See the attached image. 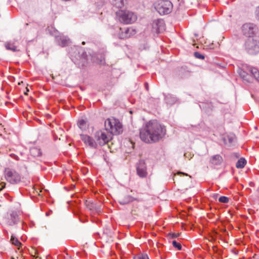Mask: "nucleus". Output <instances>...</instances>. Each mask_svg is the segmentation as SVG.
Masks as SVG:
<instances>
[{
  "label": "nucleus",
  "instance_id": "f257e3e1",
  "mask_svg": "<svg viewBox=\"0 0 259 259\" xmlns=\"http://www.w3.org/2000/svg\"><path fill=\"white\" fill-rule=\"evenodd\" d=\"M166 134V128L157 120H150L140 130V137L146 143L157 142Z\"/></svg>",
  "mask_w": 259,
  "mask_h": 259
},
{
  "label": "nucleus",
  "instance_id": "f03ea898",
  "mask_svg": "<svg viewBox=\"0 0 259 259\" xmlns=\"http://www.w3.org/2000/svg\"><path fill=\"white\" fill-rule=\"evenodd\" d=\"M72 61L79 68H84L88 64L87 54L84 48L79 46L71 47L68 51Z\"/></svg>",
  "mask_w": 259,
  "mask_h": 259
},
{
  "label": "nucleus",
  "instance_id": "7ed1b4c3",
  "mask_svg": "<svg viewBox=\"0 0 259 259\" xmlns=\"http://www.w3.org/2000/svg\"><path fill=\"white\" fill-rule=\"evenodd\" d=\"M105 127L106 131L112 135H118L122 133V125L118 119L111 117L105 121Z\"/></svg>",
  "mask_w": 259,
  "mask_h": 259
},
{
  "label": "nucleus",
  "instance_id": "20e7f679",
  "mask_svg": "<svg viewBox=\"0 0 259 259\" xmlns=\"http://www.w3.org/2000/svg\"><path fill=\"white\" fill-rule=\"evenodd\" d=\"M244 48L248 54L256 55L259 53V38L254 37L247 38L244 42Z\"/></svg>",
  "mask_w": 259,
  "mask_h": 259
},
{
  "label": "nucleus",
  "instance_id": "39448f33",
  "mask_svg": "<svg viewBox=\"0 0 259 259\" xmlns=\"http://www.w3.org/2000/svg\"><path fill=\"white\" fill-rule=\"evenodd\" d=\"M116 16L118 20L123 24L133 23L137 20V16L128 10H119L116 12Z\"/></svg>",
  "mask_w": 259,
  "mask_h": 259
},
{
  "label": "nucleus",
  "instance_id": "423d86ee",
  "mask_svg": "<svg viewBox=\"0 0 259 259\" xmlns=\"http://www.w3.org/2000/svg\"><path fill=\"white\" fill-rule=\"evenodd\" d=\"M154 5L155 9L161 15L170 13L173 7L171 2L168 0H158Z\"/></svg>",
  "mask_w": 259,
  "mask_h": 259
},
{
  "label": "nucleus",
  "instance_id": "0eeeda50",
  "mask_svg": "<svg viewBox=\"0 0 259 259\" xmlns=\"http://www.w3.org/2000/svg\"><path fill=\"white\" fill-rule=\"evenodd\" d=\"M47 31L51 35L55 36V41L58 45L64 47L68 46L70 43V40L67 36L63 35H59V32L55 28L52 27H48Z\"/></svg>",
  "mask_w": 259,
  "mask_h": 259
},
{
  "label": "nucleus",
  "instance_id": "6e6552de",
  "mask_svg": "<svg viewBox=\"0 0 259 259\" xmlns=\"http://www.w3.org/2000/svg\"><path fill=\"white\" fill-rule=\"evenodd\" d=\"M112 134H107L106 132L98 131L96 132L95 138L97 144L102 146L107 144L112 139Z\"/></svg>",
  "mask_w": 259,
  "mask_h": 259
},
{
  "label": "nucleus",
  "instance_id": "1a4fd4ad",
  "mask_svg": "<svg viewBox=\"0 0 259 259\" xmlns=\"http://www.w3.org/2000/svg\"><path fill=\"white\" fill-rule=\"evenodd\" d=\"M241 30L243 34L249 38L253 37L257 33L258 28L253 23H246L242 26Z\"/></svg>",
  "mask_w": 259,
  "mask_h": 259
},
{
  "label": "nucleus",
  "instance_id": "9d476101",
  "mask_svg": "<svg viewBox=\"0 0 259 259\" xmlns=\"http://www.w3.org/2000/svg\"><path fill=\"white\" fill-rule=\"evenodd\" d=\"M5 176L6 180L12 184H17L21 181L20 175L15 170L9 168L5 169Z\"/></svg>",
  "mask_w": 259,
  "mask_h": 259
},
{
  "label": "nucleus",
  "instance_id": "9b49d317",
  "mask_svg": "<svg viewBox=\"0 0 259 259\" xmlns=\"http://www.w3.org/2000/svg\"><path fill=\"white\" fill-rule=\"evenodd\" d=\"M136 33V30L132 27H120L118 33V37L120 39L128 38Z\"/></svg>",
  "mask_w": 259,
  "mask_h": 259
},
{
  "label": "nucleus",
  "instance_id": "f8f14e48",
  "mask_svg": "<svg viewBox=\"0 0 259 259\" xmlns=\"http://www.w3.org/2000/svg\"><path fill=\"white\" fill-rule=\"evenodd\" d=\"M137 174L138 176L144 178L147 177L148 172L147 171V165L144 160H140L136 166Z\"/></svg>",
  "mask_w": 259,
  "mask_h": 259
},
{
  "label": "nucleus",
  "instance_id": "ddd939ff",
  "mask_svg": "<svg viewBox=\"0 0 259 259\" xmlns=\"http://www.w3.org/2000/svg\"><path fill=\"white\" fill-rule=\"evenodd\" d=\"M80 139L86 145H88L92 148L96 149L98 147L97 141L87 135H80Z\"/></svg>",
  "mask_w": 259,
  "mask_h": 259
},
{
  "label": "nucleus",
  "instance_id": "4468645a",
  "mask_svg": "<svg viewBox=\"0 0 259 259\" xmlns=\"http://www.w3.org/2000/svg\"><path fill=\"white\" fill-rule=\"evenodd\" d=\"M165 23L163 19H158L154 20L152 23V28L156 32L160 33L165 30Z\"/></svg>",
  "mask_w": 259,
  "mask_h": 259
},
{
  "label": "nucleus",
  "instance_id": "2eb2a0df",
  "mask_svg": "<svg viewBox=\"0 0 259 259\" xmlns=\"http://www.w3.org/2000/svg\"><path fill=\"white\" fill-rule=\"evenodd\" d=\"M176 72L177 75L181 78L186 77L190 74V71L186 66L178 67L176 69Z\"/></svg>",
  "mask_w": 259,
  "mask_h": 259
},
{
  "label": "nucleus",
  "instance_id": "dca6fc26",
  "mask_svg": "<svg viewBox=\"0 0 259 259\" xmlns=\"http://www.w3.org/2000/svg\"><path fill=\"white\" fill-rule=\"evenodd\" d=\"M19 216L16 211H13L8 218L7 224L10 226H13L18 223L19 222Z\"/></svg>",
  "mask_w": 259,
  "mask_h": 259
},
{
  "label": "nucleus",
  "instance_id": "f3484780",
  "mask_svg": "<svg viewBox=\"0 0 259 259\" xmlns=\"http://www.w3.org/2000/svg\"><path fill=\"white\" fill-rule=\"evenodd\" d=\"M178 100L177 97L172 94L164 95V101L167 105L172 106L176 103Z\"/></svg>",
  "mask_w": 259,
  "mask_h": 259
},
{
  "label": "nucleus",
  "instance_id": "a211bd4d",
  "mask_svg": "<svg viewBox=\"0 0 259 259\" xmlns=\"http://www.w3.org/2000/svg\"><path fill=\"white\" fill-rule=\"evenodd\" d=\"M223 159L220 154L212 156L209 159V162L213 165H220L223 162Z\"/></svg>",
  "mask_w": 259,
  "mask_h": 259
},
{
  "label": "nucleus",
  "instance_id": "6ab92c4d",
  "mask_svg": "<svg viewBox=\"0 0 259 259\" xmlns=\"http://www.w3.org/2000/svg\"><path fill=\"white\" fill-rule=\"evenodd\" d=\"M226 144H228L229 146H234L236 142V138L233 134L228 135L227 137L224 139Z\"/></svg>",
  "mask_w": 259,
  "mask_h": 259
},
{
  "label": "nucleus",
  "instance_id": "aec40b11",
  "mask_svg": "<svg viewBox=\"0 0 259 259\" xmlns=\"http://www.w3.org/2000/svg\"><path fill=\"white\" fill-rule=\"evenodd\" d=\"M133 196L126 195L118 200V203L121 205H126L132 202Z\"/></svg>",
  "mask_w": 259,
  "mask_h": 259
},
{
  "label": "nucleus",
  "instance_id": "412c9836",
  "mask_svg": "<svg viewBox=\"0 0 259 259\" xmlns=\"http://www.w3.org/2000/svg\"><path fill=\"white\" fill-rule=\"evenodd\" d=\"M30 152L33 157H39L41 155L40 149L36 147H32L30 149Z\"/></svg>",
  "mask_w": 259,
  "mask_h": 259
},
{
  "label": "nucleus",
  "instance_id": "4be33fe9",
  "mask_svg": "<svg viewBox=\"0 0 259 259\" xmlns=\"http://www.w3.org/2000/svg\"><path fill=\"white\" fill-rule=\"evenodd\" d=\"M5 46L7 50L12 51L14 52L19 51V50L17 49V47L14 44L11 42H7L5 44Z\"/></svg>",
  "mask_w": 259,
  "mask_h": 259
},
{
  "label": "nucleus",
  "instance_id": "5701e85b",
  "mask_svg": "<svg viewBox=\"0 0 259 259\" xmlns=\"http://www.w3.org/2000/svg\"><path fill=\"white\" fill-rule=\"evenodd\" d=\"M238 72L240 75V76L244 80L247 81V82H249V79L248 78L249 75L245 71H244L242 69H239Z\"/></svg>",
  "mask_w": 259,
  "mask_h": 259
},
{
  "label": "nucleus",
  "instance_id": "b1692460",
  "mask_svg": "<svg viewBox=\"0 0 259 259\" xmlns=\"http://www.w3.org/2000/svg\"><path fill=\"white\" fill-rule=\"evenodd\" d=\"M200 108L205 111V112H209L212 110V107L210 103H202L199 105Z\"/></svg>",
  "mask_w": 259,
  "mask_h": 259
},
{
  "label": "nucleus",
  "instance_id": "393cba45",
  "mask_svg": "<svg viewBox=\"0 0 259 259\" xmlns=\"http://www.w3.org/2000/svg\"><path fill=\"white\" fill-rule=\"evenodd\" d=\"M247 163L246 160L244 158H240L236 163V167L237 168H243Z\"/></svg>",
  "mask_w": 259,
  "mask_h": 259
},
{
  "label": "nucleus",
  "instance_id": "a878e982",
  "mask_svg": "<svg viewBox=\"0 0 259 259\" xmlns=\"http://www.w3.org/2000/svg\"><path fill=\"white\" fill-rule=\"evenodd\" d=\"M250 72L254 78L258 81H259V71L255 67H250L249 69Z\"/></svg>",
  "mask_w": 259,
  "mask_h": 259
},
{
  "label": "nucleus",
  "instance_id": "bb28decb",
  "mask_svg": "<svg viewBox=\"0 0 259 259\" xmlns=\"http://www.w3.org/2000/svg\"><path fill=\"white\" fill-rule=\"evenodd\" d=\"M124 0H112V5L117 8H121L124 6Z\"/></svg>",
  "mask_w": 259,
  "mask_h": 259
},
{
  "label": "nucleus",
  "instance_id": "cd10ccee",
  "mask_svg": "<svg viewBox=\"0 0 259 259\" xmlns=\"http://www.w3.org/2000/svg\"><path fill=\"white\" fill-rule=\"evenodd\" d=\"M11 242L13 244L16 246H20L22 245V243L13 234L11 235Z\"/></svg>",
  "mask_w": 259,
  "mask_h": 259
},
{
  "label": "nucleus",
  "instance_id": "c85d7f7f",
  "mask_svg": "<svg viewBox=\"0 0 259 259\" xmlns=\"http://www.w3.org/2000/svg\"><path fill=\"white\" fill-rule=\"evenodd\" d=\"M78 126L81 130H84L86 128V121L84 119H80L77 122Z\"/></svg>",
  "mask_w": 259,
  "mask_h": 259
},
{
  "label": "nucleus",
  "instance_id": "c756f323",
  "mask_svg": "<svg viewBox=\"0 0 259 259\" xmlns=\"http://www.w3.org/2000/svg\"><path fill=\"white\" fill-rule=\"evenodd\" d=\"M172 244L174 247L177 248L179 250H181L182 249V245L181 243L177 242L176 240H173L172 241Z\"/></svg>",
  "mask_w": 259,
  "mask_h": 259
},
{
  "label": "nucleus",
  "instance_id": "7c9ffc66",
  "mask_svg": "<svg viewBox=\"0 0 259 259\" xmlns=\"http://www.w3.org/2000/svg\"><path fill=\"white\" fill-rule=\"evenodd\" d=\"M219 201L220 202L227 203L229 202V198L226 196H222L219 198Z\"/></svg>",
  "mask_w": 259,
  "mask_h": 259
},
{
  "label": "nucleus",
  "instance_id": "2f4dec72",
  "mask_svg": "<svg viewBox=\"0 0 259 259\" xmlns=\"http://www.w3.org/2000/svg\"><path fill=\"white\" fill-rule=\"evenodd\" d=\"M134 259H149V257L146 254H139L136 256H135Z\"/></svg>",
  "mask_w": 259,
  "mask_h": 259
},
{
  "label": "nucleus",
  "instance_id": "473e14b6",
  "mask_svg": "<svg viewBox=\"0 0 259 259\" xmlns=\"http://www.w3.org/2000/svg\"><path fill=\"white\" fill-rule=\"evenodd\" d=\"M194 56L198 59H204V56L202 54H201L198 52H196L194 53Z\"/></svg>",
  "mask_w": 259,
  "mask_h": 259
},
{
  "label": "nucleus",
  "instance_id": "72a5a7b5",
  "mask_svg": "<svg viewBox=\"0 0 259 259\" xmlns=\"http://www.w3.org/2000/svg\"><path fill=\"white\" fill-rule=\"evenodd\" d=\"M180 236L179 233H170L168 234V236L171 239L176 238Z\"/></svg>",
  "mask_w": 259,
  "mask_h": 259
},
{
  "label": "nucleus",
  "instance_id": "f704fd0d",
  "mask_svg": "<svg viewBox=\"0 0 259 259\" xmlns=\"http://www.w3.org/2000/svg\"><path fill=\"white\" fill-rule=\"evenodd\" d=\"M255 14L256 18L259 21V6L256 8Z\"/></svg>",
  "mask_w": 259,
  "mask_h": 259
},
{
  "label": "nucleus",
  "instance_id": "c9c22d12",
  "mask_svg": "<svg viewBox=\"0 0 259 259\" xmlns=\"http://www.w3.org/2000/svg\"><path fill=\"white\" fill-rule=\"evenodd\" d=\"M134 201H136L138 202H141L143 201V199L141 198L133 197L132 202Z\"/></svg>",
  "mask_w": 259,
  "mask_h": 259
},
{
  "label": "nucleus",
  "instance_id": "e433bc0d",
  "mask_svg": "<svg viewBox=\"0 0 259 259\" xmlns=\"http://www.w3.org/2000/svg\"><path fill=\"white\" fill-rule=\"evenodd\" d=\"M96 210L98 212H101V208L99 207H98L96 208Z\"/></svg>",
  "mask_w": 259,
  "mask_h": 259
},
{
  "label": "nucleus",
  "instance_id": "4c0bfd02",
  "mask_svg": "<svg viewBox=\"0 0 259 259\" xmlns=\"http://www.w3.org/2000/svg\"><path fill=\"white\" fill-rule=\"evenodd\" d=\"M145 87H146V89H147V90H148V85L147 83H145Z\"/></svg>",
  "mask_w": 259,
  "mask_h": 259
},
{
  "label": "nucleus",
  "instance_id": "58836bf2",
  "mask_svg": "<svg viewBox=\"0 0 259 259\" xmlns=\"http://www.w3.org/2000/svg\"><path fill=\"white\" fill-rule=\"evenodd\" d=\"M82 45H84V44H85V42H84V41H82Z\"/></svg>",
  "mask_w": 259,
  "mask_h": 259
},
{
  "label": "nucleus",
  "instance_id": "ea45409f",
  "mask_svg": "<svg viewBox=\"0 0 259 259\" xmlns=\"http://www.w3.org/2000/svg\"><path fill=\"white\" fill-rule=\"evenodd\" d=\"M100 63L101 64H102V60H100Z\"/></svg>",
  "mask_w": 259,
  "mask_h": 259
}]
</instances>
